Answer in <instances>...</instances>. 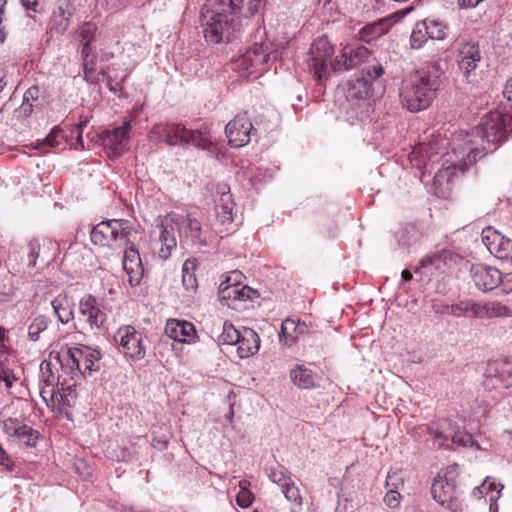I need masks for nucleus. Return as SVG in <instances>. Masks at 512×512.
Here are the masks:
<instances>
[{
  "instance_id": "63",
  "label": "nucleus",
  "mask_w": 512,
  "mask_h": 512,
  "mask_svg": "<svg viewBox=\"0 0 512 512\" xmlns=\"http://www.w3.org/2000/svg\"><path fill=\"white\" fill-rule=\"evenodd\" d=\"M27 9L34 10V7L37 5V0H20Z\"/></svg>"
},
{
  "instance_id": "56",
  "label": "nucleus",
  "mask_w": 512,
  "mask_h": 512,
  "mask_svg": "<svg viewBox=\"0 0 512 512\" xmlns=\"http://www.w3.org/2000/svg\"><path fill=\"white\" fill-rule=\"evenodd\" d=\"M0 465L6 466L8 470L12 471L14 462L9 458L5 450L0 445Z\"/></svg>"
},
{
  "instance_id": "36",
  "label": "nucleus",
  "mask_w": 512,
  "mask_h": 512,
  "mask_svg": "<svg viewBox=\"0 0 512 512\" xmlns=\"http://www.w3.org/2000/svg\"><path fill=\"white\" fill-rule=\"evenodd\" d=\"M241 335V330L236 329L231 323L224 322L222 333L218 337L219 344L222 345H235L238 344Z\"/></svg>"
},
{
  "instance_id": "61",
  "label": "nucleus",
  "mask_w": 512,
  "mask_h": 512,
  "mask_svg": "<svg viewBox=\"0 0 512 512\" xmlns=\"http://www.w3.org/2000/svg\"><path fill=\"white\" fill-rule=\"evenodd\" d=\"M503 95L504 97H506L509 101H512V78H510L509 80H507L506 84H505V87H504V90H503Z\"/></svg>"
},
{
  "instance_id": "42",
  "label": "nucleus",
  "mask_w": 512,
  "mask_h": 512,
  "mask_svg": "<svg viewBox=\"0 0 512 512\" xmlns=\"http://www.w3.org/2000/svg\"><path fill=\"white\" fill-rule=\"evenodd\" d=\"M193 270V264L186 261L182 267V283L188 292H193L197 288V280Z\"/></svg>"
},
{
  "instance_id": "22",
  "label": "nucleus",
  "mask_w": 512,
  "mask_h": 512,
  "mask_svg": "<svg viewBox=\"0 0 512 512\" xmlns=\"http://www.w3.org/2000/svg\"><path fill=\"white\" fill-rule=\"evenodd\" d=\"M166 335L180 343H192L196 338L194 325L188 321L169 319L165 326Z\"/></svg>"
},
{
  "instance_id": "60",
  "label": "nucleus",
  "mask_w": 512,
  "mask_h": 512,
  "mask_svg": "<svg viewBox=\"0 0 512 512\" xmlns=\"http://www.w3.org/2000/svg\"><path fill=\"white\" fill-rule=\"evenodd\" d=\"M87 123H88V120L84 119L76 125V129L78 132V142L81 144L82 147H83L82 132H83L84 127L87 125Z\"/></svg>"
},
{
  "instance_id": "18",
  "label": "nucleus",
  "mask_w": 512,
  "mask_h": 512,
  "mask_svg": "<svg viewBox=\"0 0 512 512\" xmlns=\"http://www.w3.org/2000/svg\"><path fill=\"white\" fill-rule=\"evenodd\" d=\"M456 61L461 72L465 76H468L472 71L476 69L478 63L481 61V53L478 43H460L457 49Z\"/></svg>"
},
{
  "instance_id": "16",
  "label": "nucleus",
  "mask_w": 512,
  "mask_h": 512,
  "mask_svg": "<svg viewBox=\"0 0 512 512\" xmlns=\"http://www.w3.org/2000/svg\"><path fill=\"white\" fill-rule=\"evenodd\" d=\"M470 275L475 286L488 292L498 288L500 280V270L484 264H474L470 268Z\"/></svg>"
},
{
  "instance_id": "57",
  "label": "nucleus",
  "mask_w": 512,
  "mask_h": 512,
  "mask_svg": "<svg viewBox=\"0 0 512 512\" xmlns=\"http://www.w3.org/2000/svg\"><path fill=\"white\" fill-rule=\"evenodd\" d=\"M37 106L36 104H33L32 102L26 101L23 99L22 104L19 108V112L24 117H28L33 112V107Z\"/></svg>"
},
{
  "instance_id": "64",
  "label": "nucleus",
  "mask_w": 512,
  "mask_h": 512,
  "mask_svg": "<svg viewBox=\"0 0 512 512\" xmlns=\"http://www.w3.org/2000/svg\"><path fill=\"white\" fill-rule=\"evenodd\" d=\"M401 277L404 281H410L412 279V273L409 270H403Z\"/></svg>"
},
{
  "instance_id": "13",
  "label": "nucleus",
  "mask_w": 512,
  "mask_h": 512,
  "mask_svg": "<svg viewBox=\"0 0 512 512\" xmlns=\"http://www.w3.org/2000/svg\"><path fill=\"white\" fill-rule=\"evenodd\" d=\"M130 128V123L126 122L114 130H107L102 133V144L110 157H119L126 151Z\"/></svg>"
},
{
  "instance_id": "24",
  "label": "nucleus",
  "mask_w": 512,
  "mask_h": 512,
  "mask_svg": "<svg viewBox=\"0 0 512 512\" xmlns=\"http://www.w3.org/2000/svg\"><path fill=\"white\" fill-rule=\"evenodd\" d=\"M160 229L159 240L161 242V248L159 250V256L162 259H167L177 245L175 237L177 225L175 221H173V215L166 218L165 223L160 226Z\"/></svg>"
},
{
  "instance_id": "41",
  "label": "nucleus",
  "mask_w": 512,
  "mask_h": 512,
  "mask_svg": "<svg viewBox=\"0 0 512 512\" xmlns=\"http://www.w3.org/2000/svg\"><path fill=\"white\" fill-rule=\"evenodd\" d=\"M65 139L64 131L60 126H55L51 129L50 133L43 139L41 142H38V147L43 145L49 147H58L60 146Z\"/></svg>"
},
{
  "instance_id": "33",
  "label": "nucleus",
  "mask_w": 512,
  "mask_h": 512,
  "mask_svg": "<svg viewBox=\"0 0 512 512\" xmlns=\"http://www.w3.org/2000/svg\"><path fill=\"white\" fill-rule=\"evenodd\" d=\"M502 489H503V485H498V484L490 481L489 478H486L485 481L482 483V485L476 488V490L480 494H482L483 492L488 494L490 492V499H489L490 500V505H489L490 512H498L497 500L500 498Z\"/></svg>"
},
{
  "instance_id": "12",
  "label": "nucleus",
  "mask_w": 512,
  "mask_h": 512,
  "mask_svg": "<svg viewBox=\"0 0 512 512\" xmlns=\"http://www.w3.org/2000/svg\"><path fill=\"white\" fill-rule=\"evenodd\" d=\"M482 242L499 260H512V240L488 227L482 232Z\"/></svg>"
},
{
  "instance_id": "25",
  "label": "nucleus",
  "mask_w": 512,
  "mask_h": 512,
  "mask_svg": "<svg viewBox=\"0 0 512 512\" xmlns=\"http://www.w3.org/2000/svg\"><path fill=\"white\" fill-rule=\"evenodd\" d=\"M237 353L240 358H248L256 354L260 348V337L251 328L241 329V335L238 341Z\"/></svg>"
},
{
  "instance_id": "4",
  "label": "nucleus",
  "mask_w": 512,
  "mask_h": 512,
  "mask_svg": "<svg viewBox=\"0 0 512 512\" xmlns=\"http://www.w3.org/2000/svg\"><path fill=\"white\" fill-rule=\"evenodd\" d=\"M512 133V113L490 112L481 119L476 134L485 145L483 150L492 152Z\"/></svg>"
},
{
  "instance_id": "10",
  "label": "nucleus",
  "mask_w": 512,
  "mask_h": 512,
  "mask_svg": "<svg viewBox=\"0 0 512 512\" xmlns=\"http://www.w3.org/2000/svg\"><path fill=\"white\" fill-rule=\"evenodd\" d=\"M66 354L68 361H71L82 375L99 370L101 353L97 349L80 345L79 347L68 348Z\"/></svg>"
},
{
  "instance_id": "43",
  "label": "nucleus",
  "mask_w": 512,
  "mask_h": 512,
  "mask_svg": "<svg viewBox=\"0 0 512 512\" xmlns=\"http://www.w3.org/2000/svg\"><path fill=\"white\" fill-rule=\"evenodd\" d=\"M15 380L16 377L9 367L7 355L0 354V381L5 382L6 388H11Z\"/></svg>"
},
{
  "instance_id": "8",
  "label": "nucleus",
  "mask_w": 512,
  "mask_h": 512,
  "mask_svg": "<svg viewBox=\"0 0 512 512\" xmlns=\"http://www.w3.org/2000/svg\"><path fill=\"white\" fill-rule=\"evenodd\" d=\"M433 499L445 509L457 512L462 508L461 493L454 480L438 475L431 486Z\"/></svg>"
},
{
  "instance_id": "11",
  "label": "nucleus",
  "mask_w": 512,
  "mask_h": 512,
  "mask_svg": "<svg viewBox=\"0 0 512 512\" xmlns=\"http://www.w3.org/2000/svg\"><path fill=\"white\" fill-rule=\"evenodd\" d=\"M254 128L246 113L236 115L226 126L225 133L230 146L240 148L251 141Z\"/></svg>"
},
{
  "instance_id": "28",
  "label": "nucleus",
  "mask_w": 512,
  "mask_h": 512,
  "mask_svg": "<svg viewBox=\"0 0 512 512\" xmlns=\"http://www.w3.org/2000/svg\"><path fill=\"white\" fill-rule=\"evenodd\" d=\"M290 378L300 389H310L316 386V375L304 365H297L290 370Z\"/></svg>"
},
{
  "instance_id": "50",
  "label": "nucleus",
  "mask_w": 512,
  "mask_h": 512,
  "mask_svg": "<svg viewBox=\"0 0 512 512\" xmlns=\"http://www.w3.org/2000/svg\"><path fill=\"white\" fill-rule=\"evenodd\" d=\"M498 288L505 294L512 292V272L502 273L500 271V280Z\"/></svg>"
},
{
  "instance_id": "23",
  "label": "nucleus",
  "mask_w": 512,
  "mask_h": 512,
  "mask_svg": "<svg viewBox=\"0 0 512 512\" xmlns=\"http://www.w3.org/2000/svg\"><path fill=\"white\" fill-rule=\"evenodd\" d=\"M74 10L68 2H62L53 10L49 32L51 35H63L70 26Z\"/></svg>"
},
{
  "instance_id": "38",
  "label": "nucleus",
  "mask_w": 512,
  "mask_h": 512,
  "mask_svg": "<svg viewBox=\"0 0 512 512\" xmlns=\"http://www.w3.org/2000/svg\"><path fill=\"white\" fill-rule=\"evenodd\" d=\"M297 328H301L302 331H305L306 325L291 318L285 319L281 324V331L279 334L280 341H282L283 338L286 340L289 338L294 339V333L297 332Z\"/></svg>"
},
{
  "instance_id": "62",
  "label": "nucleus",
  "mask_w": 512,
  "mask_h": 512,
  "mask_svg": "<svg viewBox=\"0 0 512 512\" xmlns=\"http://www.w3.org/2000/svg\"><path fill=\"white\" fill-rule=\"evenodd\" d=\"M483 155L484 153H482V151H480L478 148H475L471 150V152L468 155V158L469 161L471 162L472 160L476 161L478 157L481 158Z\"/></svg>"
},
{
  "instance_id": "54",
  "label": "nucleus",
  "mask_w": 512,
  "mask_h": 512,
  "mask_svg": "<svg viewBox=\"0 0 512 512\" xmlns=\"http://www.w3.org/2000/svg\"><path fill=\"white\" fill-rule=\"evenodd\" d=\"M257 297V291L248 287V286H239V299L238 300H246L253 299Z\"/></svg>"
},
{
  "instance_id": "3",
  "label": "nucleus",
  "mask_w": 512,
  "mask_h": 512,
  "mask_svg": "<svg viewBox=\"0 0 512 512\" xmlns=\"http://www.w3.org/2000/svg\"><path fill=\"white\" fill-rule=\"evenodd\" d=\"M151 134L156 135L169 146L187 148L194 146L202 150H210L211 140L207 134L199 129H189L181 122H166L155 124Z\"/></svg>"
},
{
  "instance_id": "2",
  "label": "nucleus",
  "mask_w": 512,
  "mask_h": 512,
  "mask_svg": "<svg viewBox=\"0 0 512 512\" xmlns=\"http://www.w3.org/2000/svg\"><path fill=\"white\" fill-rule=\"evenodd\" d=\"M441 74L439 66L433 63L403 80L399 93L403 107L411 112L428 108L440 88Z\"/></svg>"
},
{
  "instance_id": "30",
  "label": "nucleus",
  "mask_w": 512,
  "mask_h": 512,
  "mask_svg": "<svg viewBox=\"0 0 512 512\" xmlns=\"http://www.w3.org/2000/svg\"><path fill=\"white\" fill-rule=\"evenodd\" d=\"M479 318L489 319L496 317H509L512 314L511 309L497 301L479 302Z\"/></svg>"
},
{
  "instance_id": "51",
  "label": "nucleus",
  "mask_w": 512,
  "mask_h": 512,
  "mask_svg": "<svg viewBox=\"0 0 512 512\" xmlns=\"http://www.w3.org/2000/svg\"><path fill=\"white\" fill-rule=\"evenodd\" d=\"M401 495L398 490L389 489L384 496V503L390 508L398 507L400 503Z\"/></svg>"
},
{
  "instance_id": "59",
  "label": "nucleus",
  "mask_w": 512,
  "mask_h": 512,
  "mask_svg": "<svg viewBox=\"0 0 512 512\" xmlns=\"http://www.w3.org/2000/svg\"><path fill=\"white\" fill-rule=\"evenodd\" d=\"M240 278L241 273L238 271H232L226 278L224 282H227L228 284H236L240 286Z\"/></svg>"
},
{
  "instance_id": "20",
  "label": "nucleus",
  "mask_w": 512,
  "mask_h": 512,
  "mask_svg": "<svg viewBox=\"0 0 512 512\" xmlns=\"http://www.w3.org/2000/svg\"><path fill=\"white\" fill-rule=\"evenodd\" d=\"M173 221H175L177 225V231L180 238H190L193 243L206 245V241L201 237V223L196 218L192 217V215L188 214L186 216H182L173 214Z\"/></svg>"
},
{
  "instance_id": "21",
  "label": "nucleus",
  "mask_w": 512,
  "mask_h": 512,
  "mask_svg": "<svg viewBox=\"0 0 512 512\" xmlns=\"http://www.w3.org/2000/svg\"><path fill=\"white\" fill-rule=\"evenodd\" d=\"M122 263L130 285H139L144 276V267L139 251L134 246L126 249Z\"/></svg>"
},
{
  "instance_id": "52",
  "label": "nucleus",
  "mask_w": 512,
  "mask_h": 512,
  "mask_svg": "<svg viewBox=\"0 0 512 512\" xmlns=\"http://www.w3.org/2000/svg\"><path fill=\"white\" fill-rule=\"evenodd\" d=\"M403 485H404V482L399 473H397V472L388 473L387 479H386V486L389 489L398 490Z\"/></svg>"
},
{
  "instance_id": "17",
  "label": "nucleus",
  "mask_w": 512,
  "mask_h": 512,
  "mask_svg": "<svg viewBox=\"0 0 512 512\" xmlns=\"http://www.w3.org/2000/svg\"><path fill=\"white\" fill-rule=\"evenodd\" d=\"M479 302L471 299L460 300L452 304H433V310L436 313L449 315L456 318L468 317L479 318Z\"/></svg>"
},
{
  "instance_id": "45",
  "label": "nucleus",
  "mask_w": 512,
  "mask_h": 512,
  "mask_svg": "<svg viewBox=\"0 0 512 512\" xmlns=\"http://www.w3.org/2000/svg\"><path fill=\"white\" fill-rule=\"evenodd\" d=\"M219 296L222 299H239V286L236 284H228L221 282L219 285Z\"/></svg>"
},
{
  "instance_id": "32",
  "label": "nucleus",
  "mask_w": 512,
  "mask_h": 512,
  "mask_svg": "<svg viewBox=\"0 0 512 512\" xmlns=\"http://www.w3.org/2000/svg\"><path fill=\"white\" fill-rule=\"evenodd\" d=\"M428 433L431 435L433 439V443L437 447H443L447 445V442L449 438H451L453 443H457L462 446H467L468 443L471 441L470 436H460V435H451V434H445L442 431H438L437 429L428 428Z\"/></svg>"
},
{
  "instance_id": "27",
  "label": "nucleus",
  "mask_w": 512,
  "mask_h": 512,
  "mask_svg": "<svg viewBox=\"0 0 512 512\" xmlns=\"http://www.w3.org/2000/svg\"><path fill=\"white\" fill-rule=\"evenodd\" d=\"M96 31V24L85 22L74 33V39L82 45L81 56L83 60H86L90 55V45L95 39Z\"/></svg>"
},
{
  "instance_id": "7",
  "label": "nucleus",
  "mask_w": 512,
  "mask_h": 512,
  "mask_svg": "<svg viewBox=\"0 0 512 512\" xmlns=\"http://www.w3.org/2000/svg\"><path fill=\"white\" fill-rule=\"evenodd\" d=\"M114 340L126 358L139 361L145 357L146 348L143 345V337L135 327L131 325L121 326L114 334Z\"/></svg>"
},
{
  "instance_id": "15",
  "label": "nucleus",
  "mask_w": 512,
  "mask_h": 512,
  "mask_svg": "<svg viewBox=\"0 0 512 512\" xmlns=\"http://www.w3.org/2000/svg\"><path fill=\"white\" fill-rule=\"evenodd\" d=\"M457 262V256L450 251L442 250L424 256L419 265L414 268V272L418 273L420 269H428L430 274L434 272L444 273Z\"/></svg>"
},
{
  "instance_id": "31",
  "label": "nucleus",
  "mask_w": 512,
  "mask_h": 512,
  "mask_svg": "<svg viewBox=\"0 0 512 512\" xmlns=\"http://www.w3.org/2000/svg\"><path fill=\"white\" fill-rule=\"evenodd\" d=\"M389 22L386 19H380L367 24L359 31L360 40L369 43L370 41L384 35L389 30Z\"/></svg>"
},
{
  "instance_id": "6",
  "label": "nucleus",
  "mask_w": 512,
  "mask_h": 512,
  "mask_svg": "<svg viewBox=\"0 0 512 512\" xmlns=\"http://www.w3.org/2000/svg\"><path fill=\"white\" fill-rule=\"evenodd\" d=\"M333 54L334 47L327 36H321L311 44L308 66L315 79L320 83L328 75L329 66L333 68L334 61L331 60Z\"/></svg>"
},
{
  "instance_id": "37",
  "label": "nucleus",
  "mask_w": 512,
  "mask_h": 512,
  "mask_svg": "<svg viewBox=\"0 0 512 512\" xmlns=\"http://www.w3.org/2000/svg\"><path fill=\"white\" fill-rule=\"evenodd\" d=\"M426 26L421 22H417L410 35V45L413 49H420L428 39Z\"/></svg>"
},
{
  "instance_id": "39",
  "label": "nucleus",
  "mask_w": 512,
  "mask_h": 512,
  "mask_svg": "<svg viewBox=\"0 0 512 512\" xmlns=\"http://www.w3.org/2000/svg\"><path fill=\"white\" fill-rule=\"evenodd\" d=\"M238 485L240 490L236 495V503L241 508H247L252 504L254 500L253 493L248 489L250 483L248 480H241L239 481Z\"/></svg>"
},
{
  "instance_id": "55",
  "label": "nucleus",
  "mask_w": 512,
  "mask_h": 512,
  "mask_svg": "<svg viewBox=\"0 0 512 512\" xmlns=\"http://www.w3.org/2000/svg\"><path fill=\"white\" fill-rule=\"evenodd\" d=\"M217 193L221 195L220 202L232 201V195L230 189L226 184L219 185Z\"/></svg>"
},
{
  "instance_id": "44",
  "label": "nucleus",
  "mask_w": 512,
  "mask_h": 512,
  "mask_svg": "<svg viewBox=\"0 0 512 512\" xmlns=\"http://www.w3.org/2000/svg\"><path fill=\"white\" fill-rule=\"evenodd\" d=\"M282 493L289 502L295 505L296 508L301 507L302 497L300 495L299 489L295 486L293 481L292 484H288L282 489Z\"/></svg>"
},
{
  "instance_id": "29",
  "label": "nucleus",
  "mask_w": 512,
  "mask_h": 512,
  "mask_svg": "<svg viewBox=\"0 0 512 512\" xmlns=\"http://www.w3.org/2000/svg\"><path fill=\"white\" fill-rule=\"evenodd\" d=\"M51 305L57 319L62 324H67L73 319V305L71 299L66 294H59L56 296Z\"/></svg>"
},
{
  "instance_id": "58",
  "label": "nucleus",
  "mask_w": 512,
  "mask_h": 512,
  "mask_svg": "<svg viewBox=\"0 0 512 512\" xmlns=\"http://www.w3.org/2000/svg\"><path fill=\"white\" fill-rule=\"evenodd\" d=\"M83 71L85 79L90 83H96L98 81L97 76L95 75L94 69L87 72V59L83 60Z\"/></svg>"
},
{
  "instance_id": "49",
  "label": "nucleus",
  "mask_w": 512,
  "mask_h": 512,
  "mask_svg": "<svg viewBox=\"0 0 512 512\" xmlns=\"http://www.w3.org/2000/svg\"><path fill=\"white\" fill-rule=\"evenodd\" d=\"M221 204L217 205V209H221L219 213V217L222 223L225 222H231L233 220L232 218V212H233V201H226V202H220Z\"/></svg>"
},
{
  "instance_id": "35",
  "label": "nucleus",
  "mask_w": 512,
  "mask_h": 512,
  "mask_svg": "<svg viewBox=\"0 0 512 512\" xmlns=\"http://www.w3.org/2000/svg\"><path fill=\"white\" fill-rule=\"evenodd\" d=\"M49 325V319L46 316H38L34 318L28 326V339L33 342L40 340L41 333H44Z\"/></svg>"
},
{
  "instance_id": "9",
  "label": "nucleus",
  "mask_w": 512,
  "mask_h": 512,
  "mask_svg": "<svg viewBox=\"0 0 512 512\" xmlns=\"http://www.w3.org/2000/svg\"><path fill=\"white\" fill-rule=\"evenodd\" d=\"M280 57V52L272 49L269 43H254L238 60L239 66L248 69H258L275 62Z\"/></svg>"
},
{
  "instance_id": "34",
  "label": "nucleus",
  "mask_w": 512,
  "mask_h": 512,
  "mask_svg": "<svg viewBox=\"0 0 512 512\" xmlns=\"http://www.w3.org/2000/svg\"><path fill=\"white\" fill-rule=\"evenodd\" d=\"M426 26L428 38L432 40H443L447 36V27L442 22L433 19H425L422 21Z\"/></svg>"
},
{
  "instance_id": "1",
  "label": "nucleus",
  "mask_w": 512,
  "mask_h": 512,
  "mask_svg": "<svg viewBox=\"0 0 512 512\" xmlns=\"http://www.w3.org/2000/svg\"><path fill=\"white\" fill-rule=\"evenodd\" d=\"M245 0H207L201 9L200 24L206 41L218 44L230 41L240 29L238 17Z\"/></svg>"
},
{
  "instance_id": "5",
  "label": "nucleus",
  "mask_w": 512,
  "mask_h": 512,
  "mask_svg": "<svg viewBox=\"0 0 512 512\" xmlns=\"http://www.w3.org/2000/svg\"><path fill=\"white\" fill-rule=\"evenodd\" d=\"M135 233L129 222L123 219H111L95 225L90 233L95 245L112 249L122 248L131 242Z\"/></svg>"
},
{
  "instance_id": "53",
  "label": "nucleus",
  "mask_w": 512,
  "mask_h": 512,
  "mask_svg": "<svg viewBox=\"0 0 512 512\" xmlns=\"http://www.w3.org/2000/svg\"><path fill=\"white\" fill-rule=\"evenodd\" d=\"M39 94H40L39 88L36 86H33V87H30L24 93L23 99L37 105L38 101H39Z\"/></svg>"
},
{
  "instance_id": "19",
  "label": "nucleus",
  "mask_w": 512,
  "mask_h": 512,
  "mask_svg": "<svg viewBox=\"0 0 512 512\" xmlns=\"http://www.w3.org/2000/svg\"><path fill=\"white\" fill-rule=\"evenodd\" d=\"M80 313L86 317L87 323L92 329L101 328L106 321L105 308L98 304L97 299L87 295L80 300Z\"/></svg>"
},
{
  "instance_id": "47",
  "label": "nucleus",
  "mask_w": 512,
  "mask_h": 512,
  "mask_svg": "<svg viewBox=\"0 0 512 512\" xmlns=\"http://www.w3.org/2000/svg\"><path fill=\"white\" fill-rule=\"evenodd\" d=\"M269 479L281 487V490L288 484H292V479L286 475L282 470L273 469L269 473Z\"/></svg>"
},
{
  "instance_id": "26",
  "label": "nucleus",
  "mask_w": 512,
  "mask_h": 512,
  "mask_svg": "<svg viewBox=\"0 0 512 512\" xmlns=\"http://www.w3.org/2000/svg\"><path fill=\"white\" fill-rule=\"evenodd\" d=\"M383 74L384 69L380 64L368 68L366 75L356 79L352 85V89L358 90L359 98H367L372 94V81L378 79Z\"/></svg>"
},
{
  "instance_id": "46",
  "label": "nucleus",
  "mask_w": 512,
  "mask_h": 512,
  "mask_svg": "<svg viewBox=\"0 0 512 512\" xmlns=\"http://www.w3.org/2000/svg\"><path fill=\"white\" fill-rule=\"evenodd\" d=\"M27 267L34 268L37 265V259L40 256L41 246L37 240H32L28 244Z\"/></svg>"
},
{
  "instance_id": "40",
  "label": "nucleus",
  "mask_w": 512,
  "mask_h": 512,
  "mask_svg": "<svg viewBox=\"0 0 512 512\" xmlns=\"http://www.w3.org/2000/svg\"><path fill=\"white\" fill-rule=\"evenodd\" d=\"M17 439L26 447H35L39 439V432L24 424L17 436Z\"/></svg>"
},
{
  "instance_id": "14",
  "label": "nucleus",
  "mask_w": 512,
  "mask_h": 512,
  "mask_svg": "<svg viewBox=\"0 0 512 512\" xmlns=\"http://www.w3.org/2000/svg\"><path fill=\"white\" fill-rule=\"evenodd\" d=\"M369 56V50L364 46L345 45L340 55L334 59L333 70H350L363 63Z\"/></svg>"
},
{
  "instance_id": "48",
  "label": "nucleus",
  "mask_w": 512,
  "mask_h": 512,
  "mask_svg": "<svg viewBox=\"0 0 512 512\" xmlns=\"http://www.w3.org/2000/svg\"><path fill=\"white\" fill-rule=\"evenodd\" d=\"M23 425L18 419L8 418L3 423V429L9 437L17 438Z\"/></svg>"
}]
</instances>
